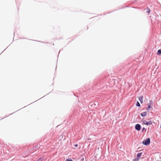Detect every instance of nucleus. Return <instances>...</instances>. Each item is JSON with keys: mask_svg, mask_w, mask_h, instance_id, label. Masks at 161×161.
<instances>
[{"mask_svg": "<svg viewBox=\"0 0 161 161\" xmlns=\"http://www.w3.org/2000/svg\"><path fill=\"white\" fill-rule=\"evenodd\" d=\"M150 140L149 138H147L142 142V143L145 145H148L150 144Z\"/></svg>", "mask_w": 161, "mask_h": 161, "instance_id": "f257e3e1", "label": "nucleus"}, {"mask_svg": "<svg viewBox=\"0 0 161 161\" xmlns=\"http://www.w3.org/2000/svg\"><path fill=\"white\" fill-rule=\"evenodd\" d=\"M142 122L144 124L147 125H151L152 124V122L151 121H150L148 122L145 120H143L142 121Z\"/></svg>", "mask_w": 161, "mask_h": 161, "instance_id": "f03ea898", "label": "nucleus"}, {"mask_svg": "<svg viewBox=\"0 0 161 161\" xmlns=\"http://www.w3.org/2000/svg\"><path fill=\"white\" fill-rule=\"evenodd\" d=\"M135 128L136 130H140L141 129V126L139 124H137L136 125Z\"/></svg>", "mask_w": 161, "mask_h": 161, "instance_id": "7ed1b4c3", "label": "nucleus"}, {"mask_svg": "<svg viewBox=\"0 0 161 161\" xmlns=\"http://www.w3.org/2000/svg\"><path fill=\"white\" fill-rule=\"evenodd\" d=\"M143 96H140V97L139 98V100L140 101L141 103H143Z\"/></svg>", "mask_w": 161, "mask_h": 161, "instance_id": "20e7f679", "label": "nucleus"}, {"mask_svg": "<svg viewBox=\"0 0 161 161\" xmlns=\"http://www.w3.org/2000/svg\"><path fill=\"white\" fill-rule=\"evenodd\" d=\"M147 114V113L146 112H142L141 114V115L142 116H146Z\"/></svg>", "mask_w": 161, "mask_h": 161, "instance_id": "39448f33", "label": "nucleus"}, {"mask_svg": "<svg viewBox=\"0 0 161 161\" xmlns=\"http://www.w3.org/2000/svg\"><path fill=\"white\" fill-rule=\"evenodd\" d=\"M161 54V50H158V51L157 54L160 55Z\"/></svg>", "mask_w": 161, "mask_h": 161, "instance_id": "423d86ee", "label": "nucleus"}, {"mask_svg": "<svg viewBox=\"0 0 161 161\" xmlns=\"http://www.w3.org/2000/svg\"><path fill=\"white\" fill-rule=\"evenodd\" d=\"M142 153H139L137 154V157L138 158L140 157L142 155Z\"/></svg>", "mask_w": 161, "mask_h": 161, "instance_id": "0eeeda50", "label": "nucleus"}, {"mask_svg": "<svg viewBox=\"0 0 161 161\" xmlns=\"http://www.w3.org/2000/svg\"><path fill=\"white\" fill-rule=\"evenodd\" d=\"M136 105L139 107L140 106V105L138 102H137L136 103Z\"/></svg>", "mask_w": 161, "mask_h": 161, "instance_id": "6e6552de", "label": "nucleus"}, {"mask_svg": "<svg viewBox=\"0 0 161 161\" xmlns=\"http://www.w3.org/2000/svg\"><path fill=\"white\" fill-rule=\"evenodd\" d=\"M147 12L148 13H149L150 12V10L149 8H148L147 9Z\"/></svg>", "mask_w": 161, "mask_h": 161, "instance_id": "1a4fd4ad", "label": "nucleus"}, {"mask_svg": "<svg viewBox=\"0 0 161 161\" xmlns=\"http://www.w3.org/2000/svg\"><path fill=\"white\" fill-rule=\"evenodd\" d=\"M43 159L42 158H40L37 161H42Z\"/></svg>", "mask_w": 161, "mask_h": 161, "instance_id": "9d476101", "label": "nucleus"}, {"mask_svg": "<svg viewBox=\"0 0 161 161\" xmlns=\"http://www.w3.org/2000/svg\"><path fill=\"white\" fill-rule=\"evenodd\" d=\"M150 108H151L150 104H148V107L147 108V110H148V109Z\"/></svg>", "mask_w": 161, "mask_h": 161, "instance_id": "9b49d317", "label": "nucleus"}, {"mask_svg": "<svg viewBox=\"0 0 161 161\" xmlns=\"http://www.w3.org/2000/svg\"><path fill=\"white\" fill-rule=\"evenodd\" d=\"M139 159V158H137H137H136L133 161H138Z\"/></svg>", "mask_w": 161, "mask_h": 161, "instance_id": "f8f14e48", "label": "nucleus"}, {"mask_svg": "<svg viewBox=\"0 0 161 161\" xmlns=\"http://www.w3.org/2000/svg\"><path fill=\"white\" fill-rule=\"evenodd\" d=\"M66 161H73L71 159H67Z\"/></svg>", "mask_w": 161, "mask_h": 161, "instance_id": "ddd939ff", "label": "nucleus"}, {"mask_svg": "<svg viewBox=\"0 0 161 161\" xmlns=\"http://www.w3.org/2000/svg\"><path fill=\"white\" fill-rule=\"evenodd\" d=\"M75 147H77L78 146V145L77 144H76L75 145Z\"/></svg>", "mask_w": 161, "mask_h": 161, "instance_id": "4468645a", "label": "nucleus"}, {"mask_svg": "<svg viewBox=\"0 0 161 161\" xmlns=\"http://www.w3.org/2000/svg\"><path fill=\"white\" fill-rule=\"evenodd\" d=\"M145 129V128H143V129H142V130H144Z\"/></svg>", "mask_w": 161, "mask_h": 161, "instance_id": "2eb2a0df", "label": "nucleus"}, {"mask_svg": "<svg viewBox=\"0 0 161 161\" xmlns=\"http://www.w3.org/2000/svg\"><path fill=\"white\" fill-rule=\"evenodd\" d=\"M83 160H84V158H83L82 159H81L82 161H83Z\"/></svg>", "mask_w": 161, "mask_h": 161, "instance_id": "dca6fc26", "label": "nucleus"}, {"mask_svg": "<svg viewBox=\"0 0 161 161\" xmlns=\"http://www.w3.org/2000/svg\"><path fill=\"white\" fill-rule=\"evenodd\" d=\"M150 103H151V104H152V103H151V101H150Z\"/></svg>", "mask_w": 161, "mask_h": 161, "instance_id": "f3484780", "label": "nucleus"}]
</instances>
